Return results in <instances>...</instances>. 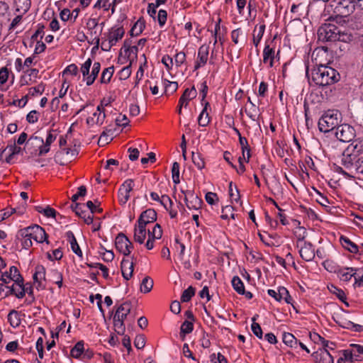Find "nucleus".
<instances>
[{"mask_svg": "<svg viewBox=\"0 0 363 363\" xmlns=\"http://www.w3.org/2000/svg\"><path fill=\"white\" fill-rule=\"evenodd\" d=\"M194 330V322L186 320L183 322L180 328L179 336L182 340H184L186 335L191 333Z\"/></svg>", "mask_w": 363, "mask_h": 363, "instance_id": "obj_33", "label": "nucleus"}, {"mask_svg": "<svg viewBox=\"0 0 363 363\" xmlns=\"http://www.w3.org/2000/svg\"><path fill=\"white\" fill-rule=\"evenodd\" d=\"M282 340L286 345L290 347H296L298 345V340L290 333H284Z\"/></svg>", "mask_w": 363, "mask_h": 363, "instance_id": "obj_42", "label": "nucleus"}, {"mask_svg": "<svg viewBox=\"0 0 363 363\" xmlns=\"http://www.w3.org/2000/svg\"><path fill=\"white\" fill-rule=\"evenodd\" d=\"M340 325L344 328L350 329L355 332H361L363 330V326L355 324L350 320H345L344 323H340Z\"/></svg>", "mask_w": 363, "mask_h": 363, "instance_id": "obj_52", "label": "nucleus"}, {"mask_svg": "<svg viewBox=\"0 0 363 363\" xmlns=\"http://www.w3.org/2000/svg\"><path fill=\"white\" fill-rule=\"evenodd\" d=\"M340 242L344 249L353 254L359 253L363 254L362 252H359V247L354 242L351 241L347 237L341 235L340 238Z\"/></svg>", "mask_w": 363, "mask_h": 363, "instance_id": "obj_24", "label": "nucleus"}, {"mask_svg": "<svg viewBox=\"0 0 363 363\" xmlns=\"http://www.w3.org/2000/svg\"><path fill=\"white\" fill-rule=\"evenodd\" d=\"M196 289L192 286L185 289L181 296V301L186 303L191 301V298L195 295Z\"/></svg>", "mask_w": 363, "mask_h": 363, "instance_id": "obj_48", "label": "nucleus"}, {"mask_svg": "<svg viewBox=\"0 0 363 363\" xmlns=\"http://www.w3.org/2000/svg\"><path fill=\"white\" fill-rule=\"evenodd\" d=\"M131 74V62L126 66L124 67L119 72L118 77L120 80H125L130 77Z\"/></svg>", "mask_w": 363, "mask_h": 363, "instance_id": "obj_61", "label": "nucleus"}, {"mask_svg": "<svg viewBox=\"0 0 363 363\" xmlns=\"http://www.w3.org/2000/svg\"><path fill=\"white\" fill-rule=\"evenodd\" d=\"M208 108H210V103L205 102L203 108L198 118V123L200 126L206 127L209 124L211 121L209 113L207 111Z\"/></svg>", "mask_w": 363, "mask_h": 363, "instance_id": "obj_25", "label": "nucleus"}, {"mask_svg": "<svg viewBox=\"0 0 363 363\" xmlns=\"http://www.w3.org/2000/svg\"><path fill=\"white\" fill-rule=\"evenodd\" d=\"M92 64L91 58H88L81 66L80 71L83 75L84 80L86 81V77L89 76V70Z\"/></svg>", "mask_w": 363, "mask_h": 363, "instance_id": "obj_55", "label": "nucleus"}, {"mask_svg": "<svg viewBox=\"0 0 363 363\" xmlns=\"http://www.w3.org/2000/svg\"><path fill=\"white\" fill-rule=\"evenodd\" d=\"M209 55V46L202 45L198 50L197 59L195 62L194 70H197L203 67L208 62Z\"/></svg>", "mask_w": 363, "mask_h": 363, "instance_id": "obj_16", "label": "nucleus"}, {"mask_svg": "<svg viewBox=\"0 0 363 363\" xmlns=\"http://www.w3.org/2000/svg\"><path fill=\"white\" fill-rule=\"evenodd\" d=\"M337 35V41L348 43L354 40V35L351 32L347 30H342L340 27H338Z\"/></svg>", "mask_w": 363, "mask_h": 363, "instance_id": "obj_32", "label": "nucleus"}, {"mask_svg": "<svg viewBox=\"0 0 363 363\" xmlns=\"http://www.w3.org/2000/svg\"><path fill=\"white\" fill-rule=\"evenodd\" d=\"M31 140H36L39 143H40V146L39 147V156L44 155L47 154L50 151V146L48 145L47 143H44V140L42 138L38 137L37 135H33L28 140V143Z\"/></svg>", "mask_w": 363, "mask_h": 363, "instance_id": "obj_36", "label": "nucleus"}, {"mask_svg": "<svg viewBox=\"0 0 363 363\" xmlns=\"http://www.w3.org/2000/svg\"><path fill=\"white\" fill-rule=\"evenodd\" d=\"M279 52L278 50L277 55H275L274 45L272 47L271 45L266 43L263 50V62L264 64L269 63V67H272L274 66V60L279 55Z\"/></svg>", "mask_w": 363, "mask_h": 363, "instance_id": "obj_21", "label": "nucleus"}, {"mask_svg": "<svg viewBox=\"0 0 363 363\" xmlns=\"http://www.w3.org/2000/svg\"><path fill=\"white\" fill-rule=\"evenodd\" d=\"M162 235V230L160 224L157 223L153 228L152 230H148V237L152 239H160Z\"/></svg>", "mask_w": 363, "mask_h": 363, "instance_id": "obj_57", "label": "nucleus"}, {"mask_svg": "<svg viewBox=\"0 0 363 363\" xmlns=\"http://www.w3.org/2000/svg\"><path fill=\"white\" fill-rule=\"evenodd\" d=\"M6 149L9 151V155L6 157L5 162L8 164L13 163V159L14 155L19 154L21 152V147L16 146L14 143L12 145H8Z\"/></svg>", "mask_w": 363, "mask_h": 363, "instance_id": "obj_35", "label": "nucleus"}, {"mask_svg": "<svg viewBox=\"0 0 363 363\" xmlns=\"http://www.w3.org/2000/svg\"><path fill=\"white\" fill-rule=\"evenodd\" d=\"M45 89V84L43 82L40 83L38 86L30 87L28 89V96H35L37 94H42Z\"/></svg>", "mask_w": 363, "mask_h": 363, "instance_id": "obj_56", "label": "nucleus"}, {"mask_svg": "<svg viewBox=\"0 0 363 363\" xmlns=\"http://www.w3.org/2000/svg\"><path fill=\"white\" fill-rule=\"evenodd\" d=\"M18 235L21 237H30L37 242H46L47 244L49 243L48 240V235L45 230L41 226L36 224L21 229L18 231Z\"/></svg>", "mask_w": 363, "mask_h": 363, "instance_id": "obj_4", "label": "nucleus"}, {"mask_svg": "<svg viewBox=\"0 0 363 363\" xmlns=\"http://www.w3.org/2000/svg\"><path fill=\"white\" fill-rule=\"evenodd\" d=\"M329 290L331 293H333V294H335L340 301H341L342 302L345 303L347 306L349 305L347 303V302L346 301L347 296L342 289H339L334 285H331V286L329 287Z\"/></svg>", "mask_w": 363, "mask_h": 363, "instance_id": "obj_45", "label": "nucleus"}, {"mask_svg": "<svg viewBox=\"0 0 363 363\" xmlns=\"http://www.w3.org/2000/svg\"><path fill=\"white\" fill-rule=\"evenodd\" d=\"M145 28V22L143 18L138 20L131 28L129 33L130 36H138L141 34Z\"/></svg>", "mask_w": 363, "mask_h": 363, "instance_id": "obj_31", "label": "nucleus"}, {"mask_svg": "<svg viewBox=\"0 0 363 363\" xmlns=\"http://www.w3.org/2000/svg\"><path fill=\"white\" fill-rule=\"evenodd\" d=\"M233 182H230L229 184V195L231 199V200H234L235 201L238 202L240 199V194L239 191L236 186H233Z\"/></svg>", "mask_w": 363, "mask_h": 363, "instance_id": "obj_62", "label": "nucleus"}, {"mask_svg": "<svg viewBox=\"0 0 363 363\" xmlns=\"http://www.w3.org/2000/svg\"><path fill=\"white\" fill-rule=\"evenodd\" d=\"M125 34V29L123 26H115L111 28L106 37L108 41L116 44L123 38Z\"/></svg>", "mask_w": 363, "mask_h": 363, "instance_id": "obj_22", "label": "nucleus"}, {"mask_svg": "<svg viewBox=\"0 0 363 363\" xmlns=\"http://www.w3.org/2000/svg\"><path fill=\"white\" fill-rule=\"evenodd\" d=\"M265 24L263 23L259 26L257 33L255 34L257 32V26H256L254 29V34H253V44L255 47H257L259 43H260V40H262L263 35L264 33L265 30Z\"/></svg>", "mask_w": 363, "mask_h": 363, "instance_id": "obj_37", "label": "nucleus"}, {"mask_svg": "<svg viewBox=\"0 0 363 363\" xmlns=\"http://www.w3.org/2000/svg\"><path fill=\"white\" fill-rule=\"evenodd\" d=\"M347 147H352L353 152L359 157L363 152V138L356 139Z\"/></svg>", "mask_w": 363, "mask_h": 363, "instance_id": "obj_46", "label": "nucleus"}, {"mask_svg": "<svg viewBox=\"0 0 363 363\" xmlns=\"http://www.w3.org/2000/svg\"><path fill=\"white\" fill-rule=\"evenodd\" d=\"M8 321L13 328L18 327L21 325L18 312L16 310H11L8 314Z\"/></svg>", "mask_w": 363, "mask_h": 363, "instance_id": "obj_40", "label": "nucleus"}, {"mask_svg": "<svg viewBox=\"0 0 363 363\" xmlns=\"http://www.w3.org/2000/svg\"><path fill=\"white\" fill-rule=\"evenodd\" d=\"M134 240L140 244L144 243L146 238V227L138 223L134 228Z\"/></svg>", "mask_w": 363, "mask_h": 363, "instance_id": "obj_26", "label": "nucleus"}, {"mask_svg": "<svg viewBox=\"0 0 363 363\" xmlns=\"http://www.w3.org/2000/svg\"><path fill=\"white\" fill-rule=\"evenodd\" d=\"M338 26L334 23L326 22L321 25L318 30V39L319 41L336 42Z\"/></svg>", "mask_w": 363, "mask_h": 363, "instance_id": "obj_5", "label": "nucleus"}, {"mask_svg": "<svg viewBox=\"0 0 363 363\" xmlns=\"http://www.w3.org/2000/svg\"><path fill=\"white\" fill-rule=\"evenodd\" d=\"M337 111L328 110L318 121V128L320 132L329 133L336 130L337 127L340 125V118Z\"/></svg>", "mask_w": 363, "mask_h": 363, "instance_id": "obj_3", "label": "nucleus"}, {"mask_svg": "<svg viewBox=\"0 0 363 363\" xmlns=\"http://www.w3.org/2000/svg\"><path fill=\"white\" fill-rule=\"evenodd\" d=\"M31 5L30 0H15V6L18 12L26 13Z\"/></svg>", "mask_w": 363, "mask_h": 363, "instance_id": "obj_43", "label": "nucleus"}, {"mask_svg": "<svg viewBox=\"0 0 363 363\" xmlns=\"http://www.w3.org/2000/svg\"><path fill=\"white\" fill-rule=\"evenodd\" d=\"M157 220V213L152 208H148L141 213L138 223L147 226V224L154 223Z\"/></svg>", "mask_w": 363, "mask_h": 363, "instance_id": "obj_20", "label": "nucleus"}, {"mask_svg": "<svg viewBox=\"0 0 363 363\" xmlns=\"http://www.w3.org/2000/svg\"><path fill=\"white\" fill-rule=\"evenodd\" d=\"M131 259L132 261L130 262L127 259H123L121 263L122 276L125 280H129L133 274L135 264L134 261L136 260V258L134 256H132Z\"/></svg>", "mask_w": 363, "mask_h": 363, "instance_id": "obj_18", "label": "nucleus"}, {"mask_svg": "<svg viewBox=\"0 0 363 363\" xmlns=\"http://www.w3.org/2000/svg\"><path fill=\"white\" fill-rule=\"evenodd\" d=\"M0 280L5 284H9L11 281H13L16 285H23V277L19 272L18 268L12 266L9 269V272H1Z\"/></svg>", "mask_w": 363, "mask_h": 363, "instance_id": "obj_11", "label": "nucleus"}, {"mask_svg": "<svg viewBox=\"0 0 363 363\" xmlns=\"http://www.w3.org/2000/svg\"><path fill=\"white\" fill-rule=\"evenodd\" d=\"M113 134V133L111 132V130H107V132L104 131L98 140L99 145L103 147L105 145L108 144L110 141L112 140Z\"/></svg>", "mask_w": 363, "mask_h": 363, "instance_id": "obj_47", "label": "nucleus"}, {"mask_svg": "<svg viewBox=\"0 0 363 363\" xmlns=\"http://www.w3.org/2000/svg\"><path fill=\"white\" fill-rule=\"evenodd\" d=\"M101 69V64L99 62H95L92 66L91 72L89 76L86 77V84L91 86L94 84V81L98 77Z\"/></svg>", "mask_w": 363, "mask_h": 363, "instance_id": "obj_29", "label": "nucleus"}, {"mask_svg": "<svg viewBox=\"0 0 363 363\" xmlns=\"http://www.w3.org/2000/svg\"><path fill=\"white\" fill-rule=\"evenodd\" d=\"M191 160L194 165L200 170L205 167V161L199 152H192Z\"/></svg>", "mask_w": 363, "mask_h": 363, "instance_id": "obj_41", "label": "nucleus"}, {"mask_svg": "<svg viewBox=\"0 0 363 363\" xmlns=\"http://www.w3.org/2000/svg\"><path fill=\"white\" fill-rule=\"evenodd\" d=\"M232 286L233 289L239 294H242L245 293V286L242 281L238 276H235L233 277Z\"/></svg>", "mask_w": 363, "mask_h": 363, "instance_id": "obj_44", "label": "nucleus"}, {"mask_svg": "<svg viewBox=\"0 0 363 363\" xmlns=\"http://www.w3.org/2000/svg\"><path fill=\"white\" fill-rule=\"evenodd\" d=\"M114 73V67L111 66L107 68H105L102 73L100 78V82L101 84H108L111 82V79L113 77V74Z\"/></svg>", "mask_w": 363, "mask_h": 363, "instance_id": "obj_38", "label": "nucleus"}, {"mask_svg": "<svg viewBox=\"0 0 363 363\" xmlns=\"http://www.w3.org/2000/svg\"><path fill=\"white\" fill-rule=\"evenodd\" d=\"M80 203H75L71 206L72 211L76 213L77 216L82 218L85 223L90 225L93 222L94 216L92 215H87L85 211L82 210V206Z\"/></svg>", "mask_w": 363, "mask_h": 363, "instance_id": "obj_23", "label": "nucleus"}, {"mask_svg": "<svg viewBox=\"0 0 363 363\" xmlns=\"http://www.w3.org/2000/svg\"><path fill=\"white\" fill-rule=\"evenodd\" d=\"M361 158L353 152L352 147H347L341 155V164L347 169H355L359 164Z\"/></svg>", "mask_w": 363, "mask_h": 363, "instance_id": "obj_8", "label": "nucleus"}, {"mask_svg": "<svg viewBox=\"0 0 363 363\" xmlns=\"http://www.w3.org/2000/svg\"><path fill=\"white\" fill-rule=\"evenodd\" d=\"M29 77L28 81H26L25 84H30L35 82L36 79L38 77L39 70L35 68L28 69L24 71Z\"/></svg>", "mask_w": 363, "mask_h": 363, "instance_id": "obj_54", "label": "nucleus"}, {"mask_svg": "<svg viewBox=\"0 0 363 363\" xmlns=\"http://www.w3.org/2000/svg\"><path fill=\"white\" fill-rule=\"evenodd\" d=\"M131 311V303L125 301L121 303L116 310L113 315V321L115 331L121 335H124L125 331V326L124 324L125 320L127 318L128 315Z\"/></svg>", "mask_w": 363, "mask_h": 363, "instance_id": "obj_2", "label": "nucleus"}, {"mask_svg": "<svg viewBox=\"0 0 363 363\" xmlns=\"http://www.w3.org/2000/svg\"><path fill=\"white\" fill-rule=\"evenodd\" d=\"M356 272H358V269L356 268L346 267L340 269L337 271V274L341 281H349L356 274Z\"/></svg>", "mask_w": 363, "mask_h": 363, "instance_id": "obj_27", "label": "nucleus"}, {"mask_svg": "<svg viewBox=\"0 0 363 363\" xmlns=\"http://www.w3.org/2000/svg\"><path fill=\"white\" fill-rule=\"evenodd\" d=\"M269 200L273 203V204L277 208V209L279 210V213H278V218H279L280 220V223L283 225H286L289 224V222L286 219V215L284 214L281 211H282V209L278 206V204L277 203V202L273 199H269Z\"/></svg>", "mask_w": 363, "mask_h": 363, "instance_id": "obj_63", "label": "nucleus"}, {"mask_svg": "<svg viewBox=\"0 0 363 363\" xmlns=\"http://www.w3.org/2000/svg\"><path fill=\"white\" fill-rule=\"evenodd\" d=\"M315 363H333L334 359L333 355L329 352L328 350L325 348H319L313 353Z\"/></svg>", "mask_w": 363, "mask_h": 363, "instance_id": "obj_19", "label": "nucleus"}, {"mask_svg": "<svg viewBox=\"0 0 363 363\" xmlns=\"http://www.w3.org/2000/svg\"><path fill=\"white\" fill-rule=\"evenodd\" d=\"M115 246L116 250L125 256H128L133 248V243L123 233H118L116 236Z\"/></svg>", "mask_w": 363, "mask_h": 363, "instance_id": "obj_10", "label": "nucleus"}, {"mask_svg": "<svg viewBox=\"0 0 363 363\" xmlns=\"http://www.w3.org/2000/svg\"><path fill=\"white\" fill-rule=\"evenodd\" d=\"M335 135L340 141L349 143L354 138L355 130L352 126L345 123L337 127Z\"/></svg>", "mask_w": 363, "mask_h": 363, "instance_id": "obj_9", "label": "nucleus"}, {"mask_svg": "<svg viewBox=\"0 0 363 363\" xmlns=\"http://www.w3.org/2000/svg\"><path fill=\"white\" fill-rule=\"evenodd\" d=\"M172 181L175 184L180 182L179 180V164L177 162H174L172 167Z\"/></svg>", "mask_w": 363, "mask_h": 363, "instance_id": "obj_58", "label": "nucleus"}, {"mask_svg": "<svg viewBox=\"0 0 363 363\" xmlns=\"http://www.w3.org/2000/svg\"><path fill=\"white\" fill-rule=\"evenodd\" d=\"M233 211L234 208L232 206H226L222 208L220 218L223 220H228L229 218L235 219V214Z\"/></svg>", "mask_w": 363, "mask_h": 363, "instance_id": "obj_50", "label": "nucleus"}, {"mask_svg": "<svg viewBox=\"0 0 363 363\" xmlns=\"http://www.w3.org/2000/svg\"><path fill=\"white\" fill-rule=\"evenodd\" d=\"M153 285V279L150 277L146 276L140 284V291L144 294L149 293L152 289Z\"/></svg>", "mask_w": 363, "mask_h": 363, "instance_id": "obj_39", "label": "nucleus"}, {"mask_svg": "<svg viewBox=\"0 0 363 363\" xmlns=\"http://www.w3.org/2000/svg\"><path fill=\"white\" fill-rule=\"evenodd\" d=\"M134 181L132 179H126L120 186L118 191V198L120 204L125 205L130 198V192L133 191Z\"/></svg>", "mask_w": 363, "mask_h": 363, "instance_id": "obj_12", "label": "nucleus"}, {"mask_svg": "<svg viewBox=\"0 0 363 363\" xmlns=\"http://www.w3.org/2000/svg\"><path fill=\"white\" fill-rule=\"evenodd\" d=\"M67 240L70 243L72 250L78 256L82 257V252L77 243L74 233L72 231H67L65 233Z\"/></svg>", "mask_w": 363, "mask_h": 363, "instance_id": "obj_28", "label": "nucleus"}, {"mask_svg": "<svg viewBox=\"0 0 363 363\" xmlns=\"http://www.w3.org/2000/svg\"><path fill=\"white\" fill-rule=\"evenodd\" d=\"M294 233L297 239V247H299V244L303 242L306 237V230L304 227H298L294 230Z\"/></svg>", "mask_w": 363, "mask_h": 363, "instance_id": "obj_53", "label": "nucleus"}, {"mask_svg": "<svg viewBox=\"0 0 363 363\" xmlns=\"http://www.w3.org/2000/svg\"><path fill=\"white\" fill-rule=\"evenodd\" d=\"M257 317H258V315H255L252 318V323L251 325V329L255 336H257L259 339H262L263 333L260 325L255 322Z\"/></svg>", "mask_w": 363, "mask_h": 363, "instance_id": "obj_49", "label": "nucleus"}, {"mask_svg": "<svg viewBox=\"0 0 363 363\" xmlns=\"http://www.w3.org/2000/svg\"><path fill=\"white\" fill-rule=\"evenodd\" d=\"M197 96V91L194 86H192L191 89L186 88L181 96V101L186 102L185 107L189 104V102L195 99Z\"/></svg>", "mask_w": 363, "mask_h": 363, "instance_id": "obj_30", "label": "nucleus"}, {"mask_svg": "<svg viewBox=\"0 0 363 363\" xmlns=\"http://www.w3.org/2000/svg\"><path fill=\"white\" fill-rule=\"evenodd\" d=\"M164 93L168 94V92L171 94L174 93L178 89V84L177 82H170L167 79H164Z\"/></svg>", "mask_w": 363, "mask_h": 363, "instance_id": "obj_51", "label": "nucleus"}, {"mask_svg": "<svg viewBox=\"0 0 363 363\" xmlns=\"http://www.w3.org/2000/svg\"><path fill=\"white\" fill-rule=\"evenodd\" d=\"M84 352V342L83 340L77 342L71 349L70 355L75 359H79Z\"/></svg>", "mask_w": 363, "mask_h": 363, "instance_id": "obj_34", "label": "nucleus"}, {"mask_svg": "<svg viewBox=\"0 0 363 363\" xmlns=\"http://www.w3.org/2000/svg\"><path fill=\"white\" fill-rule=\"evenodd\" d=\"M299 255L306 262H311L315 257V250L313 245L310 242L304 241L303 244H299Z\"/></svg>", "mask_w": 363, "mask_h": 363, "instance_id": "obj_15", "label": "nucleus"}, {"mask_svg": "<svg viewBox=\"0 0 363 363\" xmlns=\"http://www.w3.org/2000/svg\"><path fill=\"white\" fill-rule=\"evenodd\" d=\"M34 284H36L38 290H43L45 289V284H43V281H45V268L38 264L35 268V273L33 276Z\"/></svg>", "mask_w": 363, "mask_h": 363, "instance_id": "obj_17", "label": "nucleus"}, {"mask_svg": "<svg viewBox=\"0 0 363 363\" xmlns=\"http://www.w3.org/2000/svg\"><path fill=\"white\" fill-rule=\"evenodd\" d=\"M334 13L350 15L357 6L355 0H332L330 3Z\"/></svg>", "mask_w": 363, "mask_h": 363, "instance_id": "obj_6", "label": "nucleus"}, {"mask_svg": "<svg viewBox=\"0 0 363 363\" xmlns=\"http://www.w3.org/2000/svg\"><path fill=\"white\" fill-rule=\"evenodd\" d=\"M279 294H281V301L284 300L286 303L292 304L293 298L285 287L279 286Z\"/></svg>", "mask_w": 363, "mask_h": 363, "instance_id": "obj_59", "label": "nucleus"}, {"mask_svg": "<svg viewBox=\"0 0 363 363\" xmlns=\"http://www.w3.org/2000/svg\"><path fill=\"white\" fill-rule=\"evenodd\" d=\"M259 107L256 106L255 104H252L251 106L250 111L247 112V116L254 121H258L260 114H258Z\"/></svg>", "mask_w": 363, "mask_h": 363, "instance_id": "obj_60", "label": "nucleus"}, {"mask_svg": "<svg viewBox=\"0 0 363 363\" xmlns=\"http://www.w3.org/2000/svg\"><path fill=\"white\" fill-rule=\"evenodd\" d=\"M350 15H344L341 13H334L333 11V14H331L326 21L329 23H335L340 26H344L346 25L347 27L354 29V21L352 18H349L348 16Z\"/></svg>", "mask_w": 363, "mask_h": 363, "instance_id": "obj_14", "label": "nucleus"}, {"mask_svg": "<svg viewBox=\"0 0 363 363\" xmlns=\"http://www.w3.org/2000/svg\"><path fill=\"white\" fill-rule=\"evenodd\" d=\"M340 79L339 72L331 67L320 65L312 71V79L316 85L326 86L337 82Z\"/></svg>", "mask_w": 363, "mask_h": 363, "instance_id": "obj_1", "label": "nucleus"}, {"mask_svg": "<svg viewBox=\"0 0 363 363\" xmlns=\"http://www.w3.org/2000/svg\"><path fill=\"white\" fill-rule=\"evenodd\" d=\"M18 286L20 288V291L16 292V289L14 287V284L11 286H6V288L8 289L4 294V297H8L11 295H14L18 298H22L25 296L26 294H28L29 296L32 298L31 302L35 301V296L33 294V287L30 282H28L24 284V280L23 281V285L18 284Z\"/></svg>", "mask_w": 363, "mask_h": 363, "instance_id": "obj_7", "label": "nucleus"}, {"mask_svg": "<svg viewBox=\"0 0 363 363\" xmlns=\"http://www.w3.org/2000/svg\"><path fill=\"white\" fill-rule=\"evenodd\" d=\"M184 194V201L186 207L191 210H199L203 204V201L193 191L188 190L186 191H182Z\"/></svg>", "mask_w": 363, "mask_h": 363, "instance_id": "obj_13", "label": "nucleus"}, {"mask_svg": "<svg viewBox=\"0 0 363 363\" xmlns=\"http://www.w3.org/2000/svg\"><path fill=\"white\" fill-rule=\"evenodd\" d=\"M186 54L184 52H177L174 56L175 64L177 67H181L186 62Z\"/></svg>", "mask_w": 363, "mask_h": 363, "instance_id": "obj_64", "label": "nucleus"}]
</instances>
